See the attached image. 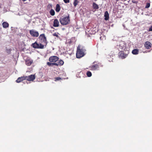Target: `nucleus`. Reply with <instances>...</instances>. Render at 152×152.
Masks as SVG:
<instances>
[{
  "label": "nucleus",
  "instance_id": "f257e3e1",
  "mask_svg": "<svg viewBox=\"0 0 152 152\" xmlns=\"http://www.w3.org/2000/svg\"><path fill=\"white\" fill-rule=\"evenodd\" d=\"M60 22L62 25H66L69 24L70 21V18L69 15L67 16L62 17L59 20Z\"/></svg>",
  "mask_w": 152,
  "mask_h": 152
},
{
  "label": "nucleus",
  "instance_id": "f03ea898",
  "mask_svg": "<svg viewBox=\"0 0 152 152\" xmlns=\"http://www.w3.org/2000/svg\"><path fill=\"white\" fill-rule=\"evenodd\" d=\"M86 50L83 48L80 49L78 47L77 49V52L76 54V57L77 58H80L83 56L84 55V52Z\"/></svg>",
  "mask_w": 152,
  "mask_h": 152
},
{
  "label": "nucleus",
  "instance_id": "7ed1b4c3",
  "mask_svg": "<svg viewBox=\"0 0 152 152\" xmlns=\"http://www.w3.org/2000/svg\"><path fill=\"white\" fill-rule=\"evenodd\" d=\"M126 47V44L125 42L121 41L117 43L116 48L119 50H120L125 49Z\"/></svg>",
  "mask_w": 152,
  "mask_h": 152
},
{
  "label": "nucleus",
  "instance_id": "20e7f679",
  "mask_svg": "<svg viewBox=\"0 0 152 152\" xmlns=\"http://www.w3.org/2000/svg\"><path fill=\"white\" fill-rule=\"evenodd\" d=\"M38 39L40 40L41 43L46 46L48 43V41L45 35L44 34H40L39 37Z\"/></svg>",
  "mask_w": 152,
  "mask_h": 152
},
{
  "label": "nucleus",
  "instance_id": "39448f33",
  "mask_svg": "<svg viewBox=\"0 0 152 152\" xmlns=\"http://www.w3.org/2000/svg\"><path fill=\"white\" fill-rule=\"evenodd\" d=\"M102 65L100 63H96L95 62H94L92 65L89 66V68L91 70H98L99 66H102Z\"/></svg>",
  "mask_w": 152,
  "mask_h": 152
},
{
  "label": "nucleus",
  "instance_id": "423d86ee",
  "mask_svg": "<svg viewBox=\"0 0 152 152\" xmlns=\"http://www.w3.org/2000/svg\"><path fill=\"white\" fill-rule=\"evenodd\" d=\"M34 48L43 49L44 48V45L41 43H38L36 41L31 45Z\"/></svg>",
  "mask_w": 152,
  "mask_h": 152
},
{
  "label": "nucleus",
  "instance_id": "0eeeda50",
  "mask_svg": "<svg viewBox=\"0 0 152 152\" xmlns=\"http://www.w3.org/2000/svg\"><path fill=\"white\" fill-rule=\"evenodd\" d=\"M118 56L119 58L122 59H124L127 57V54H126L125 53H124L123 51H121L119 52L118 54Z\"/></svg>",
  "mask_w": 152,
  "mask_h": 152
},
{
  "label": "nucleus",
  "instance_id": "6e6552de",
  "mask_svg": "<svg viewBox=\"0 0 152 152\" xmlns=\"http://www.w3.org/2000/svg\"><path fill=\"white\" fill-rule=\"evenodd\" d=\"M29 33L30 35L33 37H37L39 36V33L38 31H35L34 29L30 30Z\"/></svg>",
  "mask_w": 152,
  "mask_h": 152
},
{
  "label": "nucleus",
  "instance_id": "1a4fd4ad",
  "mask_svg": "<svg viewBox=\"0 0 152 152\" xmlns=\"http://www.w3.org/2000/svg\"><path fill=\"white\" fill-rule=\"evenodd\" d=\"M59 58L56 56H52L49 58V61L50 62L55 63L58 61Z\"/></svg>",
  "mask_w": 152,
  "mask_h": 152
},
{
  "label": "nucleus",
  "instance_id": "9d476101",
  "mask_svg": "<svg viewBox=\"0 0 152 152\" xmlns=\"http://www.w3.org/2000/svg\"><path fill=\"white\" fill-rule=\"evenodd\" d=\"M25 78L26 80L28 81H33L35 79V76L34 75H31L28 76H25Z\"/></svg>",
  "mask_w": 152,
  "mask_h": 152
},
{
  "label": "nucleus",
  "instance_id": "9b49d317",
  "mask_svg": "<svg viewBox=\"0 0 152 152\" xmlns=\"http://www.w3.org/2000/svg\"><path fill=\"white\" fill-rule=\"evenodd\" d=\"M151 44L149 42H146L145 43L144 46L147 49H149L151 47Z\"/></svg>",
  "mask_w": 152,
  "mask_h": 152
},
{
  "label": "nucleus",
  "instance_id": "f8f14e48",
  "mask_svg": "<svg viewBox=\"0 0 152 152\" xmlns=\"http://www.w3.org/2000/svg\"><path fill=\"white\" fill-rule=\"evenodd\" d=\"M53 26L54 27H58L59 26V22L57 19H55Z\"/></svg>",
  "mask_w": 152,
  "mask_h": 152
},
{
  "label": "nucleus",
  "instance_id": "ddd939ff",
  "mask_svg": "<svg viewBox=\"0 0 152 152\" xmlns=\"http://www.w3.org/2000/svg\"><path fill=\"white\" fill-rule=\"evenodd\" d=\"M25 80H26L25 76L21 77H18L16 80V82L18 83H19Z\"/></svg>",
  "mask_w": 152,
  "mask_h": 152
},
{
  "label": "nucleus",
  "instance_id": "4468645a",
  "mask_svg": "<svg viewBox=\"0 0 152 152\" xmlns=\"http://www.w3.org/2000/svg\"><path fill=\"white\" fill-rule=\"evenodd\" d=\"M104 16L105 17L104 20H107L109 18V15L108 12L106 11L104 14Z\"/></svg>",
  "mask_w": 152,
  "mask_h": 152
},
{
  "label": "nucleus",
  "instance_id": "2eb2a0df",
  "mask_svg": "<svg viewBox=\"0 0 152 152\" xmlns=\"http://www.w3.org/2000/svg\"><path fill=\"white\" fill-rule=\"evenodd\" d=\"M32 62L33 61L32 60L29 59L27 60L26 61H25L26 64L28 66L31 65V64Z\"/></svg>",
  "mask_w": 152,
  "mask_h": 152
},
{
  "label": "nucleus",
  "instance_id": "dca6fc26",
  "mask_svg": "<svg viewBox=\"0 0 152 152\" xmlns=\"http://www.w3.org/2000/svg\"><path fill=\"white\" fill-rule=\"evenodd\" d=\"M56 63L57 64V65H56V66H58V65L62 66L64 64V62L62 60L60 59L59 60L58 63Z\"/></svg>",
  "mask_w": 152,
  "mask_h": 152
},
{
  "label": "nucleus",
  "instance_id": "f3484780",
  "mask_svg": "<svg viewBox=\"0 0 152 152\" xmlns=\"http://www.w3.org/2000/svg\"><path fill=\"white\" fill-rule=\"evenodd\" d=\"M61 9V7L58 4H57L56 6V11L57 12H58L60 11Z\"/></svg>",
  "mask_w": 152,
  "mask_h": 152
},
{
  "label": "nucleus",
  "instance_id": "a211bd4d",
  "mask_svg": "<svg viewBox=\"0 0 152 152\" xmlns=\"http://www.w3.org/2000/svg\"><path fill=\"white\" fill-rule=\"evenodd\" d=\"M93 7L94 10H96L99 9L98 5L95 3H93Z\"/></svg>",
  "mask_w": 152,
  "mask_h": 152
},
{
  "label": "nucleus",
  "instance_id": "6ab92c4d",
  "mask_svg": "<svg viewBox=\"0 0 152 152\" xmlns=\"http://www.w3.org/2000/svg\"><path fill=\"white\" fill-rule=\"evenodd\" d=\"M2 26L3 28H6L9 27V24L8 23L4 22L2 23Z\"/></svg>",
  "mask_w": 152,
  "mask_h": 152
},
{
  "label": "nucleus",
  "instance_id": "aec40b11",
  "mask_svg": "<svg viewBox=\"0 0 152 152\" xmlns=\"http://www.w3.org/2000/svg\"><path fill=\"white\" fill-rule=\"evenodd\" d=\"M52 62H48L47 63V65L49 66H53V65H57V64L56 63H51Z\"/></svg>",
  "mask_w": 152,
  "mask_h": 152
},
{
  "label": "nucleus",
  "instance_id": "412c9836",
  "mask_svg": "<svg viewBox=\"0 0 152 152\" xmlns=\"http://www.w3.org/2000/svg\"><path fill=\"white\" fill-rule=\"evenodd\" d=\"M139 50L137 49H134L133 50L132 52L133 54L134 55H137L138 53Z\"/></svg>",
  "mask_w": 152,
  "mask_h": 152
},
{
  "label": "nucleus",
  "instance_id": "4be33fe9",
  "mask_svg": "<svg viewBox=\"0 0 152 152\" xmlns=\"http://www.w3.org/2000/svg\"><path fill=\"white\" fill-rule=\"evenodd\" d=\"M50 14L52 15L53 16L55 14V12L54 10L53 9H51L50 11Z\"/></svg>",
  "mask_w": 152,
  "mask_h": 152
},
{
  "label": "nucleus",
  "instance_id": "5701e85b",
  "mask_svg": "<svg viewBox=\"0 0 152 152\" xmlns=\"http://www.w3.org/2000/svg\"><path fill=\"white\" fill-rule=\"evenodd\" d=\"M79 3L78 0H74L73 4L75 7H76Z\"/></svg>",
  "mask_w": 152,
  "mask_h": 152
},
{
  "label": "nucleus",
  "instance_id": "b1692460",
  "mask_svg": "<svg viewBox=\"0 0 152 152\" xmlns=\"http://www.w3.org/2000/svg\"><path fill=\"white\" fill-rule=\"evenodd\" d=\"M86 75L88 77H91L92 75V73L90 71H88L86 73Z\"/></svg>",
  "mask_w": 152,
  "mask_h": 152
},
{
  "label": "nucleus",
  "instance_id": "393cba45",
  "mask_svg": "<svg viewBox=\"0 0 152 152\" xmlns=\"http://www.w3.org/2000/svg\"><path fill=\"white\" fill-rule=\"evenodd\" d=\"M54 79L55 81H57L61 79V78L59 77H55Z\"/></svg>",
  "mask_w": 152,
  "mask_h": 152
},
{
  "label": "nucleus",
  "instance_id": "a878e982",
  "mask_svg": "<svg viewBox=\"0 0 152 152\" xmlns=\"http://www.w3.org/2000/svg\"><path fill=\"white\" fill-rule=\"evenodd\" d=\"M65 3H69L70 2V0H63Z\"/></svg>",
  "mask_w": 152,
  "mask_h": 152
},
{
  "label": "nucleus",
  "instance_id": "bb28decb",
  "mask_svg": "<svg viewBox=\"0 0 152 152\" xmlns=\"http://www.w3.org/2000/svg\"><path fill=\"white\" fill-rule=\"evenodd\" d=\"M53 35L54 36L56 37H59V36L58 35V34H57V33H55L53 34Z\"/></svg>",
  "mask_w": 152,
  "mask_h": 152
},
{
  "label": "nucleus",
  "instance_id": "cd10ccee",
  "mask_svg": "<svg viewBox=\"0 0 152 152\" xmlns=\"http://www.w3.org/2000/svg\"><path fill=\"white\" fill-rule=\"evenodd\" d=\"M150 3H148L147 4H146V5L145 7V8H148L150 7Z\"/></svg>",
  "mask_w": 152,
  "mask_h": 152
},
{
  "label": "nucleus",
  "instance_id": "c85d7f7f",
  "mask_svg": "<svg viewBox=\"0 0 152 152\" xmlns=\"http://www.w3.org/2000/svg\"><path fill=\"white\" fill-rule=\"evenodd\" d=\"M132 2L133 3H135V4H137L138 2L137 1H134V0H132Z\"/></svg>",
  "mask_w": 152,
  "mask_h": 152
},
{
  "label": "nucleus",
  "instance_id": "c756f323",
  "mask_svg": "<svg viewBox=\"0 0 152 152\" xmlns=\"http://www.w3.org/2000/svg\"><path fill=\"white\" fill-rule=\"evenodd\" d=\"M148 31H152V26H151L149 28Z\"/></svg>",
  "mask_w": 152,
  "mask_h": 152
},
{
  "label": "nucleus",
  "instance_id": "7c9ffc66",
  "mask_svg": "<svg viewBox=\"0 0 152 152\" xmlns=\"http://www.w3.org/2000/svg\"><path fill=\"white\" fill-rule=\"evenodd\" d=\"M23 1H26V0H22Z\"/></svg>",
  "mask_w": 152,
  "mask_h": 152
}]
</instances>
